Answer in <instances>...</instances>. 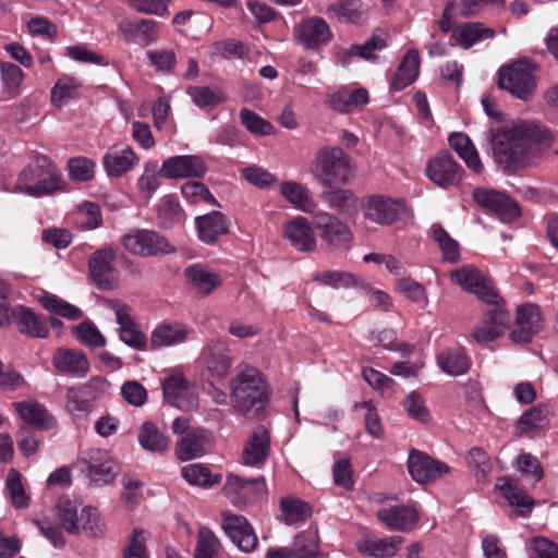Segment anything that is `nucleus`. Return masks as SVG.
<instances>
[{"label": "nucleus", "mask_w": 558, "mask_h": 558, "mask_svg": "<svg viewBox=\"0 0 558 558\" xmlns=\"http://www.w3.org/2000/svg\"><path fill=\"white\" fill-rule=\"evenodd\" d=\"M489 141L495 161L505 172L526 167L541 149L548 146L550 134L536 120H513L502 129L490 131Z\"/></svg>", "instance_id": "obj_1"}, {"label": "nucleus", "mask_w": 558, "mask_h": 558, "mask_svg": "<svg viewBox=\"0 0 558 558\" xmlns=\"http://www.w3.org/2000/svg\"><path fill=\"white\" fill-rule=\"evenodd\" d=\"M233 409L248 417L257 415L268 402V386L263 374L248 364H240L230 383Z\"/></svg>", "instance_id": "obj_2"}, {"label": "nucleus", "mask_w": 558, "mask_h": 558, "mask_svg": "<svg viewBox=\"0 0 558 558\" xmlns=\"http://www.w3.org/2000/svg\"><path fill=\"white\" fill-rule=\"evenodd\" d=\"M311 173L322 185L333 189L350 183L354 178V167L342 148L325 146L316 151Z\"/></svg>", "instance_id": "obj_3"}, {"label": "nucleus", "mask_w": 558, "mask_h": 558, "mask_svg": "<svg viewBox=\"0 0 558 558\" xmlns=\"http://www.w3.org/2000/svg\"><path fill=\"white\" fill-rule=\"evenodd\" d=\"M19 190L40 196L61 190V178L52 161L45 155H37L19 175Z\"/></svg>", "instance_id": "obj_4"}, {"label": "nucleus", "mask_w": 558, "mask_h": 558, "mask_svg": "<svg viewBox=\"0 0 558 558\" xmlns=\"http://www.w3.org/2000/svg\"><path fill=\"white\" fill-rule=\"evenodd\" d=\"M534 68L526 60H520L499 70L498 85L515 98L527 101L536 89Z\"/></svg>", "instance_id": "obj_5"}, {"label": "nucleus", "mask_w": 558, "mask_h": 558, "mask_svg": "<svg viewBox=\"0 0 558 558\" xmlns=\"http://www.w3.org/2000/svg\"><path fill=\"white\" fill-rule=\"evenodd\" d=\"M108 387V380L100 376H94L85 384L69 387L65 393V409L76 417L88 415L94 401Z\"/></svg>", "instance_id": "obj_6"}, {"label": "nucleus", "mask_w": 558, "mask_h": 558, "mask_svg": "<svg viewBox=\"0 0 558 558\" xmlns=\"http://www.w3.org/2000/svg\"><path fill=\"white\" fill-rule=\"evenodd\" d=\"M364 218L379 226H392L407 214L403 201L385 195H369L362 201Z\"/></svg>", "instance_id": "obj_7"}, {"label": "nucleus", "mask_w": 558, "mask_h": 558, "mask_svg": "<svg viewBox=\"0 0 558 558\" xmlns=\"http://www.w3.org/2000/svg\"><path fill=\"white\" fill-rule=\"evenodd\" d=\"M489 307L484 311L481 324L473 327L471 337L481 344L499 338L508 328L510 313L505 306V300L499 295V302L486 303Z\"/></svg>", "instance_id": "obj_8"}, {"label": "nucleus", "mask_w": 558, "mask_h": 558, "mask_svg": "<svg viewBox=\"0 0 558 558\" xmlns=\"http://www.w3.org/2000/svg\"><path fill=\"white\" fill-rule=\"evenodd\" d=\"M450 279L464 291L474 293L484 303L499 302V293L492 280L474 266L468 265L452 270Z\"/></svg>", "instance_id": "obj_9"}, {"label": "nucleus", "mask_w": 558, "mask_h": 558, "mask_svg": "<svg viewBox=\"0 0 558 558\" xmlns=\"http://www.w3.org/2000/svg\"><path fill=\"white\" fill-rule=\"evenodd\" d=\"M314 225L328 250L340 252L349 250L353 234L345 222L332 214L320 211L315 215Z\"/></svg>", "instance_id": "obj_10"}, {"label": "nucleus", "mask_w": 558, "mask_h": 558, "mask_svg": "<svg viewBox=\"0 0 558 558\" xmlns=\"http://www.w3.org/2000/svg\"><path fill=\"white\" fill-rule=\"evenodd\" d=\"M122 244L128 252L141 256H156L174 252V247L165 236L146 229L130 231L122 238Z\"/></svg>", "instance_id": "obj_11"}, {"label": "nucleus", "mask_w": 558, "mask_h": 558, "mask_svg": "<svg viewBox=\"0 0 558 558\" xmlns=\"http://www.w3.org/2000/svg\"><path fill=\"white\" fill-rule=\"evenodd\" d=\"M266 492L264 478H245L228 474L223 485V494L236 508H244L263 496Z\"/></svg>", "instance_id": "obj_12"}, {"label": "nucleus", "mask_w": 558, "mask_h": 558, "mask_svg": "<svg viewBox=\"0 0 558 558\" xmlns=\"http://www.w3.org/2000/svg\"><path fill=\"white\" fill-rule=\"evenodd\" d=\"M107 307L113 311L116 322L119 325V339L128 347L144 351L147 348L146 336L140 330L131 316V308L120 300H106Z\"/></svg>", "instance_id": "obj_13"}, {"label": "nucleus", "mask_w": 558, "mask_h": 558, "mask_svg": "<svg viewBox=\"0 0 558 558\" xmlns=\"http://www.w3.org/2000/svg\"><path fill=\"white\" fill-rule=\"evenodd\" d=\"M543 318L539 307L532 303L518 306L515 322L509 333L515 344L530 343L533 337L542 330Z\"/></svg>", "instance_id": "obj_14"}, {"label": "nucleus", "mask_w": 558, "mask_h": 558, "mask_svg": "<svg viewBox=\"0 0 558 558\" xmlns=\"http://www.w3.org/2000/svg\"><path fill=\"white\" fill-rule=\"evenodd\" d=\"M473 198L478 206L495 214L501 221H511L521 214L515 201L495 190L475 189Z\"/></svg>", "instance_id": "obj_15"}, {"label": "nucleus", "mask_w": 558, "mask_h": 558, "mask_svg": "<svg viewBox=\"0 0 558 558\" xmlns=\"http://www.w3.org/2000/svg\"><path fill=\"white\" fill-rule=\"evenodd\" d=\"M202 360L206 371L217 379H225L233 364L231 350L226 340L214 338L202 351Z\"/></svg>", "instance_id": "obj_16"}, {"label": "nucleus", "mask_w": 558, "mask_h": 558, "mask_svg": "<svg viewBox=\"0 0 558 558\" xmlns=\"http://www.w3.org/2000/svg\"><path fill=\"white\" fill-rule=\"evenodd\" d=\"M222 529L232 543L244 553H252L258 544L253 526L243 515L222 513Z\"/></svg>", "instance_id": "obj_17"}, {"label": "nucleus", "mask_w": 558, "mask_h": 558, "mask_svg": "<svg viewBox=\"0 0 558 558\" xmlns=\"http://www.w3.org/2000/svg\"><path fill=\"white\" fill-rule=\"evenodd\" d=\"M426 174L440 187L458 184L463 175V168L449 153H441L428 161Z\"/></svg>", "instance_id": "obj_18"}, {"label": "nucleus", "mask_w": 558, "mask_h": 558, "mask_svg": "<svg viewBox=\"0 0 558 558\" xmlns=\"http://www.w3.org/2000/svg\"><path fill=\"white\" fill-rule=\"evenodd\" d=\"M207 171L202 157L196 155L173 156L163 160L159 175L167 179L201 178Z\"/></svg>", "instance_id": "obj_19"}, {"label": "nucleus", "mask_w": 558, "mask_h": 558, "mask_svg": "<svg viewBox=\"0 0 558 558\" xmlns=\"http://www.w3.org/2000/svg\"><path fill=\"white\" fill-rule=\"evenodd\" d=\"M408 469L412 478L421 484L436 481L450 471L446 463L417 450L410 452Z\"/></svg>", "instance_id": "obj_20"}, {"label": "nucleus", "mask_w": 558, "mask_h": 558, "mask_svg": "<svg viewBox=\"0 0 558 558\" xmlns=\"http://www.w3.org/2000/svg\"><path fill=\"white\" fill-rule=\"evenodd\" d=\"M282 236L298 252L311 253L317 246L314 229L308 219L302 216L283 225Z\"/></svg>", "instance_id": "obj_21"}, {"label": "nucleus", "mask_w": 558, "mask_h": 558, "mask_svg": "<svg viewBox=\"0 0 558 558\" xmlns=\"http://www.w3.org/2000/svg\"><path fill=\"white\" fill-rule=\"evenodd\" d=\"M114 252L109 247H102L92 254L88 259L89 276L95 283L104 290H112L117 287L113 262Z\"/></svg>", "instance_id": "obj_22"}, {"label": "nucleus", "mask_w": 558, "mask_h": 558, "mask_svg": "<svg viewBox=\"0 0 558 558\" xmlns=\"http://www.w3.org/2000/svg\"><path fill=\"white\" fill-rule=\"evenodd\" d=\"M162 392L166 401L178 409L190 410L196 405L191 384L180 373L163 378Z\"/></svg>", "instance_id": "obj_23"}, {"label": "nucleus", "mask_w": 558, "mask_h": 558, "mask_svg": "<svg viewBox=\"0 0 558 558\" xmlns=\"http://www.w3.org/2000/svg\"><path fill=\"white\" fill-rule=\"evenodd\" d=\"M270 454V435L265 426L258 425L247 437L243 450L242 461L247 466L264 464Z\"/></svg>", "instance_id": "obj_24"}, {"label": "nucleus", "mask_w": 558, "mask_h": 558, "mask_svg": "<svg viewBox=\"0 0 558 558\" xmlns=\"http://www.w3.org/2000/svg\"><path fill=\"white\" fill-rule=\"evenodd\" d=\"M211 445V434L208 430L192 428L177 441L175 454L179 460L189 461L205 454Z\"/></svg>", "instance_id": "obj_25"}, {"label": "nucleus", "mask_w": 558, "mask_h": 558, "mask_svg": "<svg viewBox=\"0 0 558 558\" xmlns=\"http://www.w3.org/2000/svg\"><path fill=\"white\" fill-rule=\"evenodd\" d=\"M140 158L128 145H113L102 158V166L108 177L119 178L137 166Z\"/></svg>", "instance_id": "obj_26"}, {"label": "nucleus", "mask_w": 558, "mask_h": 558, "mask_svg": "<svg viewBox=\"0 0 558 558\" xmlns=\"http://www.w3.org/2000/svg\"><path fill=\"white\" fill-rule=\"evenodd\" d=\"M295 38L306 49H314L331 39V31L322 17H308L295 27Z\"/></svg>", "instance_id": "obj_27"}, {"label": "nucleus", "mask_w": 558, "mask_h": 558, "mask_svg": "<svg viewBox=\"0 0 558 558\" xmlns=\"http://www.w3.org/2000/svg\"><path fill=\"white\" fill-rule=\"evenodd\" d=\"M119 31L129 43L148 46L158 39L159 24L149 19L123 20Z\"/></svg>", "instance_id": "obj_28"}, {"label": "nucleus", "mask_w": 558, "mask_h": 558, "mask_svg": "<svg viewBox=\"0 0 558 558\" xmlns=\"http://www.w3.org/2000/svg\"><path fill=\"white\" fill-rule=\"evenodd\" d=\"M88 471V477L97 485H106L114 481L117 472L107 452L90 449L82 459Z\"/></svg>", "instance_id": "obj_29"}, {"label": "nucleus", "mask_w": 558, "mask_h": 558, "mask_svg": "<svg viewBox=\"0 0 558 558\" xmlns=\"http://www.w3.org/2000/svg\"><path fill=\"white\" fill-rule=\"evenodd\" d=\"M377 519L389 530L409 532L418 521L416 510L411 506H390L376 513Z\"/></svg>", "instance_id": "obj_30"}, {"label": "nucleus", "mask_w": 558, "mask_h": 558, "mask_svg": "<svg viewBox=\"0 0 558 558\" xmlns=\"http://www.w3.org/2000/svg\"><path fill=\"white\" fill-rule=\"evenodd\" d=\"M52 364L59 372L77 378L85 377L90 369L86 354L77 349L58 348Z\"/></svg>", "instance_id": "obj_31"}, {"label": "nucleus", "mask_w": 558, "mask_h": 558, "mask_svg": "<svg viewBox=\"0 0 558 558\" xmlns=\"http://www.w3.org/2000/svg\"><path fill=\"white\" fill-rule=\"evenodd\" d=\"M191 330L183 324L163 322L155 327L149 339L150 350L173 347L185 342Z\"/></svg>", "instance_id": "obj_32"}, {"label": "nucleus", "mask_w": 558, "mask_h": 558, "mask_svg": "<svg viewBox=\"0 0 558 558\" xmlns=\"http://www.w3.org/2000/svg\"><path fill=\"white\" fill-rule=\"evenodd\" d=\"M13 405L21 418L35 428L49 430L57 424L54 417L37 400L15 402Z\"/></svg>", "instance_id": "obj_33"}, {"label": "nucleus", "mask_w": 558, "mask_h": 558, "mask_svg": "<svg viewBox=\"0 0 558 558\" xmlns=\"http://www.w3.org/2000/svg\"><path fill=\"white\" fill-rule=\"evenodd\" d=\"M184 275L191 289L199 298L209 295L221 284L219 276L201 264L187 267Z\"/></svg>", "instance_id": "obj_34"}, {"label": "nucleus", "mask_w": 558, "mask_h": 558, "mask_svg": "<svg viewBox=\"0 0 558 558\" xmlns=\"http://www.w3.org/2000/svg\"><path fill=\"white\" fill-rule=\"evenodd\" d=\"M496 32L481 22H464L458 24L452 31V38L464 49H470L477 43L492 39Z\"/></svg>", "instance_id": "obj_35"}, {"label": "nucleus", "mask_w": 558, "mask_h": 558, "mask_svg": "<svg viewBox=\"0 0 558 558\" xmlns=\"http://www.w3.org/2000/svg\"><path fill=\"white\" fill-rule=\"evenodd\" d=\"M199 239L213 244L220 235L228 232V220L220 211H211L195 219Z\"/></svg>", "instance_id": "obj_36"}, {"label": "nucleus", "mask_w": 558, "mask_h": 558, "mask_svg": "<svg viewBox=\"0 0 558 558\" xmlns=\"http://www.w3.org/2000/svg\"><path fill=\"white\" fill-rule=\"evenodd\" d=\"M21 333L31 338H47L49 328L43 317L23 305L15 306V318Z\"/></svg>", "instance_id": "obj_37"}, {"label": "nucleus", "mask_w": 558, "mask_h": 558, "mask_svg": "<svg viewBox=\"0 0 558 558\" xmlns=\"http://www.w3.org/2000/svg\"><path fill=\"white\" fill-rule=\"evenodd\" d=\"M280 193L293 207L303 213L313 214L317 208L311 191L299 182H283Z\"/></svg>", "instance_id": "obj_38"}, {"label": "nucleus", "mask_w": 558, "mask_h": 558, "mask_svg": "<svg viewBox=\"0 0 558 558\" xmlns=\"http://www.w3.org/2000/svg\"><path fill=\"white\" fill-rule=\"evenodd\" d=\"M368 102V92L365 88L353 90L340 89L329 96L328 106L339 112H351Z\"/></svg>", "instance_id": "obj_39"}, {"label": "nucleus", "mask_w": 558, "mask_h": 558, "mask_svg": "<svg viewBox=\"0 0 558 558\" xmlns=\"http://www.w3.org/2000/svg\"><path fill=\"white\" fill-rule=\"evenodd\" d=\"M420 71V54L415 49H410L403 57L391 81L395 90H402L411 85Z\"/></svg>", "instance_id": "obj_40"}, {"label": "nucleus", "mask_w": 558, "mask_h": 558, "mask_svg": "<svg viewBox=\"0 0 558 558\" xmlns=\"http://www.w3.org/2000/svg\"><path fill=\"white\" fill-rule=\"evenodd\" d=\"M312 515V507L306 501L287 496L280 500L279 520L287 525H293L306 521Z\"/></svg>", "instance_id": "obj_41"}, {"label": "nucleus", "mask_w": 558, "mask_h": 558, "mask_svg": "<svg viewBox=\"0 0 558 558\" xmlns=\"http://www.w3.org/2000/svg\"><path fill=\"white\" fill-rule=\"evenodd\" d=\"M449 145L454 149L466 167L475 173H481L483 165L472 141L464 133H453L448 138Z\"/></svg>", "instance_id": "obj_42"}, {"label": "nucleus", "mask_w": 558, "mask_h": 558, "mask_svg": "<svg viewBox=\"0 0 558 558\" xmlns=\"http://www.w3.org/2000/svg\"><path fill=\"white\" fill-rule=\"evenodd\" d=\"M402 542L401 536L365 539L359 549L362 554L373 558H391L397 554Z\"/></svg>", "instance_id": "obj_43"}, {"label": "nucleus", "mask_w": 558, "mask_h": 558, "mask_svg": "<svg viewBox=\"0 0 558 558\" xmlns=\"http://www.w3.org/2000/svg\"><path fill=\"white\" fill-rule=\"evenodd\" d=\"M441 371L450 376H459L466 373L471 366L470 359L461 349H448L437 356Z\"/></svg>", "instance_id": "obj_44"}, {"label": "nucleus", "mask_w": 558, "mask_h": 558, "mask_svg": "<svg viewBox=\"0 0 558 558\" xmlns=\"http://www.w3.org/2000/svg\"><path fill=\"white\" fill-rule=\"evenodd\" d=\"M497 488L508 500L509 505L515 507L520 514L529 513L533 506V499L509 478H500Z\"/></svg>", "instance_id": "obj_45"}, {"label": "nucleus", "mask_w": 558, "mask_h": 558, "mask_svg": "<svg viewBox=\"0 0 558 558\" xmlns=\"http://www.w3.org/2000/svg\"><path fill=\"white\" fill-rule=\"evenodd\" d=\"M221 554L222 546L214 532L206 526L199 527L194 558H220Z\"/></svg>", "instance_id": "obj_46"}, {"label": "nucleus", "mask_w": 558, "mask_h": 558, "mask_svg": "<svg viewBox=\"0 0 558 558\" xmlns=\"http://www.w3.org/2000/svg\"><path fill=\"white\" fill-rule=\"evenodd\" d=\"M295 558H318L323 556L319 547V537L316 532L304 531L293 539Z\"/></svg>", "instance_id": "obj_47"}, {"label": "nucleus", "mask_w": 558, "mask_h": 558, "mask_svg": "<svg viewBox=\"0 0 558 558\" xmlns=\"http://www.w3.org/2000/svg\"><path fill=\"white\" fill-rule=\"evenodd\" d=\"M1 83L7 98H15L21 93L24 81V73L20 66L14 63H1Z\"/></svg>", "instance_id": "obj_48"}, {"label": "nucleus", "mask_w": 558, "mask_h": 558, "mask_svg": "<svg viewBox=\"0 0 558 558\" xmlns=\"http://www.w3.org/2000/svg\"><path fill=\"white\" fill-rule=\"evenodd\" d=\"M138 441L143 448L153 452H162L169 446V439L159 432L151 422H145L138 433Z\"/></svg>", "instance_id": "obj_49"}, {"label": "nucleus", "mask_w": 558, "mask_h": 558, "mask_svg": "<svg viewBox=\"0 0 558 558\" xmlns=\"http://www.w3.org/2000/svg\"><path fill=\"white\" fill-rule=\"evenodd\" d=\"M77 509V504L69 498H60L56 505L57 517L62 527L71 534L80 533Z\"/></svg>", "instance_id": "obj_50"}, {"label": "nucleus", "mask_w": 558, "mask_h": 558, "mask_svg": "<svg viewBox=\"0 0 558 558\" xmlns=\"http://www.w3.org/2000/svg\"><path fill=\"white\" fill-rule=\"evenodd\" d=\"M432 233L441 251L442 258L450 264L458 263L460 260L459 243L440 225H433Z\"/></svg>", "instance_id": "obj_51"}, {"label": "nucleus", "mask_w": 558, "mask_h": 558, "mask_svg": "<svg viewBox=\"0 0 558 558\" xmlns=\"http://www.w3.org/2000/svg\"><path fill=\"white\" fill-rule=\"evenodd\" d=\"M39 303L46 311L50 312L51 314L71 320L78 319L83 315L82 311L78 307L61 300L60 298L53 294L45 293L39 299Z\"/></svg>", "instance_id": "obj_52"}, {"label": "nucleus", "mask_w": 558, "mask_h": 558, "mask_svg": "<svg viewBox=\"0 0 558 558\" xmlns=\"http://www.w3.org/2000/svg\"><path fill=\"white\" fill-rule=\"evenodd\" d=\"M320 198L332 209L339 213H347L355 208L357 204L356 195L350 190L336 189L324 191Z\"/></svg>", "instance_id": "obj_53"}, {"label": "nucleus", "mask_w": 558, "mask_h": 558, "mask_svg": "<svg viewBox=\"0 0 558 558\" xmlns=\"http://www.w3.org/2000/svg\"><path fill=\"white\" fill-rule=\"evenodd\" d=\"M182 476L191 485L211 487L220 482V475H213L209 469L201 463H192L182 469Z\"/></svg>", "instance_id": "obj_54"}, {"label": "nucleus", "mask_w": 558, "mask_h": 558, "mask_svg": "<svg viewBox=\"0 0 558 558\" xmlns=\"http://www.w3.org/2000/svg\"><path fill=\"white\" fill-rule=\"evenodd\" d=\"M187 94L192 101L202 109L213 108L225 101V95L219 88L208 86H190Z\"/></svg>", "instance_id": "obj_55"}, {"label": "nucleus", "mask_w": 558, "mask_h": 558, "mask_svg": "<svg viewBox=\"0 0 558 558\" xmlns=\"http://www.w3.org/2000/svg\"><path fill=\"white\" fill-rule=\"evenodd\" d=\"M361 0H339L328 7L327 12L343 22H356L361 17Z\"/></svg>", "instance_id": "obj_56"}, {"label": "nucleus", "mask_w": 558, "mask_h": 558, "mask_svg": "<svg viewBox=\"0 0 558 558\" xmlns=\"http://www.w3.org/2000/svg\"><path fill=\"white\" fill-rule=\"evenodd\" d=\"M73 335L77 340L90 348H101L106 344V338L92 322H83L74 326Z\"/></svg>", "instance_id": "obj_57"}, {"label": "nucleus", "mask_w": 558, "mask_h": 558, "mask_svg": "<svg viewBox=\"0 0 558 558\" xmlns=\"http://www.w3.org/2000/svg\"><path fill=\"white\" fill-rule=\"evenodd\" d=\"M396 289L404 294L410 301L425 306L428 302L426 289L409 277H399L396 279Z\"/></svg>", "instance_id": "obj_58"}, {"label": "nucleus", "mask_w": 558, "mask_h": 558, "mask_svg": "<svg viewBox=\"0 0 558 558\" xmlns=\"http://www.w3.org/2000/svg\"><path fill=\"white\" fill-rule=\"evenodd\" d=\"M548 423V410L543 407H534L525 411L519 418L518 425L521 432L529 433L539 429Z\"/></svg>", "instance_id": "obj_59"}, {"label": "nucleus", "mask_w": 558, "mask_h": 558, "mask_svg": "<svg viewBox=\"0 0 558 558\" xmlns=\"http://www.w3.org/2000/svg\"><path fill=\"white\" fill-rule=\"evenodd\" d=\"M181 193L186 201L192 204L206 202L211 205H218L208 187L198 181H187L181 186Z\"/></svg>", "instance_id": "obj_60"}, {"label": "nucleus", "mask_w": 558, "mask_h": 558, "mask_svg": "<svg viewBox=\"0 0 558 558\" xmlns=\"http://www.w3.org/2000/svg\"><path fill=\"white\" fill-rule=\"evenodd\" d=\"M96 163L84 156L73 157L68 161L70 177L76 181L86 182L95 177Z\"/></svg>", "instance_id": "obj_61"}, {"label": "nucleus", "mask_w": 558, "mask_h": 558, "mask_svg": "<svg viewBox=\"0 0 558 558\" xmlns=\"http://www.w3.org/2000/svg\"><path fill=\"white\" fill-rule=\"evenodd\" d=\"M7 487L10 493L11 501L15 508L21 509L28 507L29 498L22 485L21 474L17 470L11 469L9 471Z\"/></svg>", "instance_id": "obj_62"}, {"label": "nucleus", "mask_w": 558, "mask_h": 558, "mask_svg": "<svg viewBox=\"0 0 558 558\" xmlns=\"http://www.w3.org/2000/svg\"><path fill=\"white\" fill-rule=\"evenodd\" d=\"M402 407L408 415L422 423L429 420V411L425 404L423 397L416 391H411L402 401Z\"/></svg>", "instance_id": "obj_63"}, {"label": "nucleus", "mask_w": 558, "mask_h": 558, "mask_svg": "<svg viewBox=\"0 0 558 558\" xmlns=\"http://www.w3.org/2000/svg\"><path fill=\"white\" fill-rule=\"evenodd\" d=\"M315 280L331 288H350L356 284L357 277L348 271L329 270L316 275Z\"/></svg>", "instance_id": "obj_64"}]
</instances>
